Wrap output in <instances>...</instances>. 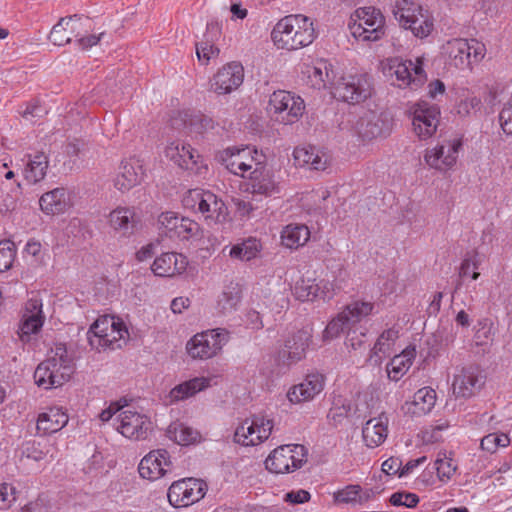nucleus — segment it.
Here are the masks:
<instances>
[{
  "mask_svg": "<svg viewBox=\"0 0 512 512\" xmlns=\"http://www.w3.org/2000/svg\"><path fill=\"white\" fill-rule=\"evenodd\" d=\"M210 380L205 377H195L176 385L169 393L171 401H180L194 396L209 386Z\"/></svg>",
  "mask_w": 512,
  "mask_h": 512,
  "instance_id": "obj_37",
  "label": "nucleus"
},
{
  "mask_svg": "<svg viewBox=\"0 0 512 512\" xmlns=\"http://www.w3.org/2000/svg\"><path fill=\"white\" fill-rule=\"evenodd\" d=\"M182 204L185 208L202 214L208 223L222 224L229 217L224 201L209 190L190 189L185 193Z\"/></svg>",
  "mask_w": 512,
  "mask_h": 512,
  "instance_id": "obj_3",
  "label": "nucleus"
},
{
  "mask_svg": "<svg viewBox=\"0 0 512 512\" xmlns=\"http://www.w3.org/2000/svg\"><path fill=\"white\" fill-rule=\"evenodd\" d=\"M202 236L203 230L200 225L196 221L185 217H180L173 233V237H177L182 240H199Z\"/></svg>",
  "mask_w": 512,
  "mask_h": 512,
  "instance_id": "obj_43",
  "label": "nucleus"
},
{
  "mask_svg": "<svg viewBox=\"0 0 512 512\" xmlns=\"http://www.w3.org/2000/svg\"><path fill=\"white\" fill-rule=\"evenodd\" d=\"M16 254L15 244L11 240L0 241V272L8 270Z\"/></svg>",
  "mask_w": 512,
  "mask_h": 512,
  "instance_id": "obj_55",
  "label": "nucleus"
},
{
  "mask_svg": "<svg viewBox=\"0 0 512 512\" xmlns=\"http://www.w3.org/2000/svg\"><path fill=\"white\" fill-rule=\"evenodd\" d=\"M137 222L138 220L134 210L128 207H118L109 214L111 227L123 236L132 234L136 228Z\"/></svg>",
  "mask_w": 512,
  "mask_h": 512,
  "instance_id": "obj_30",
  "label": "nucleus"
},
{
  "mask_svg": "<svg viewBox=\"0 0 512 512\" xmlns=\"http://www.w3.org/2000/svg\"><path fill=\"white\" fill-rule=\"evenodd\" d=\"M374 309L369 301H353L333 318L324 330L325 338H336L346 329L356 328V325L368 317Z\"/></svg>",
  "mask_w": 512,
  "mask_h": 512,
  "instance_id": "obj_5",
  "label": "nucleus"
},
{
  "mask_svg": "<svg viewBox=\"0 0 512 512\" xmlns=\"http://www.w3.org/2000/svg\"><path fill=\"white\" fill-rule=\"evenodd\" d=\"M363 440L367 447L374 448L382 444L387 437V418L369 419L362 429Z\"/></svg>",
  "mask_w": 512,
  "mask_h": 512,
  "instance_id": "obj_31",
  "label": "nucleus"
},
{
  "mask_svg": "<svg viewBox=\"0 0 512 512\" xmlns=\"http://www.w3.org/2000/svg\"><path fill=\"white\" fill-rule=\"evenodd\" d=\"M229 340L225 328L208 330L193 336L187 343L188 354L194 359H208L215 356Z\"/></svg>",
  "mask_w": 512,
  "mask_h": 512,
  "instance_id": "obj_7",
  "label": "nucleus"
},
{
  "mask_svg": "<svg viewBox=\"0 0 512 512\" xmlns=\"http://www.w3.org/2000/svg\"><path fill=\"white\" fill-rule=\"evenodd\" d=\"M90 18L77 14L61 18L51 29L50 41L57 46H63L72 41L73 37L81 36V27L89 26Z\"/></svg>",
  "mask_w": 512,
  "mask_h": 512,
  "instance_id": "obj_17",
  "label": "nucleus"
},
{
  "mask_svg": "<svg viewBox=\"0 0 512 512\" xmlns=\"http://www.w3.org/2000/svg\"><path fill=\"white\" fill-rule=\"evenodd\" d=\"M219 53V48L211 44L209 40L196 44V54L203 65H207L211 59L218 57Z\"/></svg>",
  "mask_w": 512,
  "mask_h": 512,
  "instance_id": "obj_56",
  "label": "nucleus"
},
{
  "mask_svg": "<svg viewBox=\"0 0 512 512\" xmlns=\"http://www.w3.org/2000/svg\"><path fill=\"white\" fill-rule=\"evenodd\" d=\"M359 135L364 139H373L388 134V126L375 112L365 113L357 122Z\"/></svg>",
  "mask_w": 512,
  "mask_h": 512,
  "instance_id": "obj_29",
  "label": "nucleus"
},
{
  "mask_svg": "<svg viewBox=\"0 0 512 512\" xmlns=\"http://www.w3.org/2000/svg\"><path fill=\"white\" fill-rule=\"evenodd\" d=\"M207 490L204 481L194 478L175 481L168 489L169 503L174 507H186L201 500Z\"/></svg>",
  "mask_w": 512,
  "mask_h": 512,
  "instance_id": "obj_12",
  "label": "nucleus"
},
{
  "mask_svg": "<svg viewBox=\"0 0 512 512\" xmlns=\"http://www.w3.org/2000/svg\"><path fill=\"white\" fill-rule=\"evenodd\" d=\"M182 120L185 124V127L188 128L192 133L202 134L214 129L215 127V122L212 118L200 113H185Z\"/></svg>",
  "mask_w": 512,
  "mask_h": 512,
  "instance_id": "obj_46",
  "label": "nucleus"
},
{
  "mask_svg": "<svg viewBox=\"0 0 512 512\" xmlns=\"http://www.w3.org/2000/svg\"><path fill=\"white\" fill-rule=\"evenodd\" d=\"M169 438L174 440L179 445H189L199 437V433L191 427L184 425L183 423H175L169 426L168 429Z\"/></svg>",
  "mask_w": 512,
  "mask_h": 512,
  "instance_id": "obj_47",
  "label": "nucleus"
},
{
  "mask_svg": "<svg viewBox=\"0 0 512 512\" xmlns=\"http://www.w3.org/2000/svg\"><path fill=\"white\" fill-rule=\"evenodd\" d=\"M188 265L187 258L183 254L163 253L157 257L152 264V271L161 277H172L181 274Z\"/></svg>",
  "mask_w": 512,
  "mask_h": 512,
  "instance_id": "obj_26",
  "label": "nucleus"
},
{
  "mask_svg": "<svg viewBox=\"0 0 512 512\" xmlns=\"http://www.w3.org/2000/svg\"><path fill=\"white\" fill-rule=\"evenodd\" d=\"M39 204L43 212L52 215L63 213L70 206L65 188H55L43 194Z\"/></svg>",
  "mask_w": 512,
  "mask_h": 512,
  "instance_id": "obj_32",
  "label": "nucleus"
},
{
  "mask_svg": "<svg viewBox=\"0 0 512 512\" xmlns=\"http://www.w3.org/2000/svg\"><path fill=\"white\" fill-rule=\"evenodd\" d=\"M241 300L242 287L238 283L230 282L218 296L216 311L221 316L229 315L237 310Z\"/></svg>",
  "mask_w": 512,
  "mask_h": 512,
  "instance_id": "obj_28",
  "label": "nucleus"
},
{
  "mask_svg": "<svg viewBox=\"0 0 512 512\" xmlns=\"http://www.w3.org/2000/svg\"><path fill=\"white\" fill-rule=\"evenodd\" d=\"M56 448L53 443L45 440L37 442L35 440H29L22 444L21 455L27 459L34 460L36 462L46 460H53L55 458Z\"/></svg>",
  "mask_w": 512,
  "mask_h": 512,
  "instance_id": "obj_35",
  "label": "nucleus"
},
{
  "mask_svg": "<svg viewBox=\"0 0 512 512\" xmlns=\"http://www.w3.org/2000/svg\"><path fill=\"white\" fill-rule=\"evenodd\" d=\"M436 471L438 478L441 481L449 480L455 473L457 467L453 464L452 459L449 458H437L435 461Z\"/></svg>",
  "mask_w": 512,
  "mask_h": 512,
  "instance_id": "obj_60",
  "label": "nucleus"
},
{
  "mask_svg": "<svg viewBox=\"0 0 512 512\" xmlns=\"http://www.w3.org/2000/svg\"><path fill=\"white\" fill-rule=\"evenodd\" d=\"M499 122L502 130L507 135H512V105L510 103L505 104L499 114Z\"/></svg>",
  "mask_w": 512,
  "mask_h": 512,
  "instance_id": "obj_64",
  "label": "nucleus"
},
{
  "mask_svg": "<svg viewBox=\"0 0 512 512\" xmlns=\"http://www.w3.org/2000/svg\"><path fill=\"white\" fill-rule=\"evenodd\" d=\"M480 263H481V259L477 252L473 251V252L467 253L461 263L459 276L467 277V276L471 275V278L473 280L478 279L480 273L477 272V269L479 268Z\"/></svg>",
  "mask_w": 512,
  "mask_h": 512,
  "instance_id": "obj_52",
  "label": "nucleus"
},
{
  "mask_svg": "<svg viewBox=\"0 0 512 512\" xmlns=\"http://www.w3.org/2000/svg\"><path fill=\"white\" fill-rule=\"evenodd\" d=\"M68 423V416L60 408H51L41 413L36 429L42 434H51L61 430Z\"/></svg>",
  "mask_w": 512,
  "mask_h": 512,
  "instance_id": "obj_33",
  "label": "nucleus"
},
{
  "mask_svg": "<svg viewBox=\"0 0 512 512\" xmlns=\"http://www.w3.org/2000/svg\"><path fill=\"white\" fill-rule=\"evenodd\" d=\"M307 449L300 444H287L275 448L265 460V467L276 474L289 473L307 461Z\"/></svg>",
  "mask_w": 512,
  "mask_h": 512,
  "instance_id": "obj_6",
  "label": "nucleus"
},
{
  "mask_svg": "<svg viewBox=\"0 0 512 512\" xmlns=\"http://www.w3.org/2000/svg\"><path fill=\"white\" fill-rule=\"evenodd\" d=\"M128 336V330L124 323L118 320V324L113 325L110 331L106 334L100 335L99 338H93L91 340V348L100 351L101 349H111L121 347V340Z\"/></svg>",
  "mask_w": 512,
  "mask_h": 512,
  "instance_id": "obj_34",
  "label": "nucleus"
},
{
  "mask_svg": "<svg viewBox=\"0 0 512 512\" xmlns=\"http://www.w3.org/2000/svg\"><path fill=\"white\" fill-rule=\"evenodd\" d=\"M311 337V332L307 328L297 330L289 335L279 351V359L288 365L303 359Z\"/></svg>",
  "mask_w": 512,
  "mask_h": 512,
  "instance_id": "obj_21",
  "label": "nucleus"
},
{
  "mask_svg": "<svg viewBox=\"0 0 512 512\" xmlns=\"http://www.w3.org/2000/svg\"><path fill=\"white\" fill-rule=\"evenodd\" d=\"M118 324V320H116L112 316H101L99 317L89 328L87 332V339L89 344L91 345V340L93 338H99L100 335L106 334L108 331L111 330L113 325Z\"/></svg>",
  "mask_w": 512,
  "mask_h": 512,
  "instance_id": "obj_51",
  "label": "nucleus"
},
{
  "mask_svg": "<svg viewBox=\"0 0 512 512\" xmlns=\"http://www.w3.org/2000/svg\"><path fill=\"white\" fill-rule=\"evenodd\" d=\"M144 176L142 163L139 159L131 157L123 160L114 179V186L121 192L129 191L141 183Z\"/></svg>",
  "mask_w": 512,
  "mask_h": 512,
  "instance_id": "obj_23",
  "label": "nucleus"
},
{
  "mask_svg": "<svg viewBox=\"0 0 512 512\" xmlns=\"http://www.w3.org/2000/svg\"><path fill=\"white\" fill-rule=\"evenodd\" d=\"M316 37L313 21L301 14L280 19L271 32V38L279 49L297 50L310 45Z\"/></svg>",
  "mask_w": 512,
  "mask_h": 512,
  "instance_id": "obj_1",
  "label": "nucleus"
},
{
  "mask_svg": "<svg viewBox=\"0 0 512 512\" xmlns=\"http://www.w3.org/2000/svg\"><path fill=\"white\" fill-rule=\"evenodd\" d=\"M43 323L44 317L23 315L17 332L21 341H30L31 335L38 333L41 327L43 326Z\"/></svg>",
  "mask_w": 512,
  "mask_h": 512,
  "instance_id": "obj_50",
  "label": "nucleus"
},
{
  "mask_svg": "<svg viewBox=\"0 0 512 512\" xmlns=\"http://www.w3.org/2000/svg\"><path fill=\"white\" fill-rule=\"evenodd\" d=\"M308 77L313 87L320 89L328 84H333L335 74L332 65L326 60H319L313 66L307 68Z\"/></svg>",
  "mask_w": 512,
  "mask_h": 512,
  "instance_id": "obj_38",
  "label": "nucleus"
},
{
  "mask_svg": "<svg viewBox=\"0 0 512 512\" xmlns=\"http://www.w3.org/2000/svg\"><path fill=\"white\" fill-rule=\"evenodd\" d=\"M406 23L404 28L411 30L413 35L418 38L427 37L433 29V22L428 12L423 9L412 20H406Z\"/></svg>",
  "mask_w": 512,
  "mask_h": 512,
  "instance_id": "obj_45",
  "label": "nucleus"
},
{
  "mask_svg": "<svg viewBox=\"0 0 512 512\" xmlns=\"http://www.w3.org/2000/svg\"><path fill=\"white\" fill-rule=\"evenodd\" d=\"M46 113V109L38 101L26 104L25 109L20 112L22 117L30 122H33L36 118L43 117Z\"/></svg>",
  "mask_w": 512,
  "mask_h": 512,
  "instance_id": "obj_63",
  "label": "nucleus"
},
{
  "mask_svg": "<svg viewBox=\"0 0 512 512\" xmlns=\"http://www.w3.org/2000/svg\"><path fill=\"white\" fill-rule=\"evenodd\" d=\"M398 338V331L392 328L387 329L381 333L378 337L372 352L374 355L379 356L380 354H387L390 350V346Z\"/></svg>",
  "mask_w": 512,
  "mask_h": 512,
  "instance_id": "obj_53",
  "label": "nucleus"
},
{
  "mask_svg": "<svg viewBox=\"0 0 512 512\" xmlns=\"http://www.w3.org/2000/svg\"><path fill=\"white\" fill-rule=\"evenodd\" d=\"M250 186L253 194L271 196L279 193V185L273 178V173L266 168L264 163H256V167L250 172Z\"/></svg>",
  "mask_w": 512,
  "mask_h": 512,
  "instance_id": "obj_25",
  "label": "nucleus"
},
{
  "mask_svg": "<svg viewBox=\"0 0 512 512\" xmlns=\"http://www.w3.org/2000/svg\"><path fill=\"white\" fill-rule=\"evenodd\" d=\"M48 168V158L44 153H36L29 156L27 166L24 170L25 179L30 183H37L44 179Z\"/></svg>",
  "mask_w": 512,
  "mask_h": 512,
  "instance_id": "obj_41",
  "label": "nucleus"
},
{
  "mask_svg": "<svg viewBox=\"0 0 512 512\" xmlns=\"http://www.w3.org/2000/svg\"><path fill=\"white\" fill-rule=\"evenodd\" d=\"M462 143L460 140L446 142L426 150L424 159L426 163L435 169L446 170L452 167L457 160L458 151Z\"/></svg>",
  "mask_w": 512,
  "mask_h": 512,
  "instance_id": "obj_22",
  "label": "nucleus"
},
{
  "mask_svg": "<svg viewBox=\"0 0 512 512\" xmlns=\"http://www.w3.org/2000/svg\"><path fill=\"white\" fill-rule=\"evenodd\" d=\"M392 75H395L397 85L400 88L410 87L411 89H418L426 81V74L422 67V63L417 60V63H413L411 60L398 61L395 60L393 65L390 66Z\"/></svg>",
  "mask_w": 512,
  "mask_h": 512,
  "instance_id": "obj_18",
  "label": "nucleus"
},
{
  "mask_svg": "<svg viewBox=\"0 0 512 512\" xmlns=\"http://www.w3.org/2000/svg\"><path fill=\"white\" fill-rule=\"evenodd\" d=\"M389 501L393 506L413 508L419 503V497L410 492H395L390 496Z\"/></svg>",
  "mask_w": 512,
  "mask_h": 512,
  "instance_id": "obj_59",
  "label": "nucleus"
},
{
  "mask_svg": "<svg viewBox=\"0 0 512 512\" xmlns=\"http://www.w3.org/2000/svg\"><path fill=\"white\" fill-rule=\"evenodd\" d=\"M165 155L180 168L201 174L200 155L190 144L173 141L165 148Z\"/></svg>",
  "mask_w": 512,
  "mask_h": 512,
  "instance_id": "obj_20",
  "label": "nucleus"
},
{
  "mask_svg": "<svg viewBox=\"0 0 512 512\" xmlns=\"http://www.w3.org/2000/svg\"><path fill=\"white\" fill-rule=\"evenodd\" d=\"M509 442L507 435L489 434L482 438L481 448L490 453H494L498 447H505Z\"/></svg>",
  "mask_w": 512,
  "mask_h": 512,
  "instance_id": "obj_57",
  "label": "nucleus"
},
{
  "mask_svg": "<svg viewBox=\"0 0 512 512\" xmlns=\"http://www.w3.org/2000/svg\"><path fill=\"white\" fill-rule=\"evenodd\" d=\"M294 294L300 301H312L320 295V284L315 279H301L294 287Z\"/></svg>",
  "mask_w": 512,
  "mask_h": 512,
  "instance_id": "obj_49",
  "label": "nucleus"
},
{
  "mask_svg": "<svg viewBox=\"0 0 512 512\" xmlns=\"http://www.w3.org/2000/svg\"><path fill=\"white\" fill-rule=\"evenodd\" d=\"M444 53L457 68L469 67L471 59L480 61L485 55V46L476 39L455 38L443 45Z\"/></svg>",
  "mask_w": 512,
  "mask_h": 512,
  "instance_id": "obj_10",
  "label": "nucleus"
},
{
  "mask_svg": "<svg viewBox=\"0 0 512 512\" xmlns=\"http://www.w3.org/2000/svg\"><path fill=\"white\" fill-rule=\"evenodd\" d=\"M358 22L352 26L360 27H381L384 26V17L379 9L374 7H363L356 10Z\"/></svg>",
  "mask_w": 512,
  "mask_h": 512,
  "instance_id": "obj_48",
  "label": "nucleus"
},
{
  "mask_svg": "<svg viewBox=\"0 0 512 512\" xmlns=\"http://www.w3.org/2000/svg\"><path fill=\"white\" fill-rule=\"evenodd\" d=\"M273 421L265 416L254 415L245 419L235 430L234 442L243 446H255L269 438Z\"/></svg>",
  "mask_w": 512,
  "mask_h": 512,
  "instance_id": "obj_11",
  "label": "nucleus"
},
{
  "mask_svg": "<svg viewBox=\"0 0 512 512\" xmlns=\"http://www.w3.org/2000/svg\"><path fill=\"white\" fill-rule=\"evenodd\" d=\"M310 238V231L304 224H289L282 233V244L290 249H296L303 246Z\"/></svg>",
  "mask_w": 512,
  "mask_h": 512,
  "instance_id": "obj_39",
  "label": "nucleus"
},
{
  "mask_svg": "<svg viewBox=\"0 0 512 512\" xmlns=\"http://www.w3.org/2000/svg\"><path fill=\"white\" fill-rule=\"evenodd\" d=\"M436 403V392L430 387L419 389L411 402H407V411L413 415L421 416L429 413Z\"/></svg>",
  "mask_w": 512,
  "mask_h": 512,
  "instance_id": "obj_36",
  "label": "nucleus"
},
{
  "mask_svg": "<svg viewBox=\"0 0 512 512\" xmlns=\"http://www.w3.org/2000/svg\"><path fill=\"white\" fill-rule=\"evenodd\" d=\"M422 7L411 0H397L393 8L395 19L404 28L407 23L406 20H412L420 11Z\"/></svg>",
  "mask_w": 512,
  "mask_h": 512,
  "instance_id": "obj_44",
  "label": "nucleus"
},
{
  "mask_svg": "<svg viewBox=\"0 0 512 512\" xmlns=\"http://www.w3.org/2000/svg\"><path fill=\"white\" fill-rule=\"evenodd\" d=\"M172 462L165 449H157L149 452L139 463L138 471L142 478L156 480L171 471Z\"/></svg>",
  "mask_w": 512,
  "mask_h": 512,
  "instance_id": "obj_19",
  "label": "nucleus"
},
{
  "mask_svg": "<svg viewBox=\"0 0 512 512\" xmlns=\"http://www.w3.org/2000/svg\"><path fill=\"white\" fill-rule=\"evenodd\" d=\"M117 430L126 438L145 440L153 430L150 418L137 411L126 409L118 415Z\"/></svg>",
  "mask_w": 512,
  "mask_h": 512,
  "instance_id": "obj_13",
  "label": "nucleus"
},
{
  "mask_svg": "<svg viewBox=\"0 0 512 512\" xmlns=\"http://www.w3.org/2000/svg\"><path fill=\"white\" fill-rule=\"evenodd\" d=\"M352 35L361 41H376L384 35V26L360 27L350 26Z\"/></svg>",
  "mask_w": 512,
  "mask_h": 512,
  "instance_id": "obj_54",
  "label": "nucleus"
},
{
  "mask_svg": "<svg viewBox=\"0 0 512 512\" xmlns=\"http://www.w3.org/2000/svg\"><path fill=\"white\" fill-rule=\"evenodd\" d=\"M20 185L17 187H10L3 195L0 203V213L12 212L17 207Z\"/></svg>",
  "mask_w": 512,
  "mask_h": 512,
  "instance_id": "obj_58",
  "label": "nucleus"
},
{
  "mask_svg": "<svg viewBox=\"0 0 512 512\" xmlns=\"http://www.w3.org/2000/svg\"><path fill=\"white\" fill-rule=\"evenodd\" d=\"M16 500V489L8 483L0 484V509H7Z\"/></svg>",
  "mask_w": 512,
  "mask_h": 512,
  "instance_id": "obj_62",
  "label": "nucleus"
},
{
  "mask_svg": "<svg viewBox=\"0 0 512 512\" xmlns=\"http://www.w3.org/2000/svg\"><path fill=\"white\" fill-rule=\"evenodd\" d=\"M324 388V377L321 374H309L305 380L289 389L287 397L292 403L312 400Z\"/></svg>",
  "mask_w": 512,
  "mask_h": 512,
  "instance_id": "obj_24",
  "label": "nucleus"
},
{
  "mask_svg": "<svg viewBox=\"0 0 512 512\" xmlns=\"http://www.w3.org/2000/svg\"><path fill=\"white\" fill-rule=\"evenodd\" d=\"M179 219L180 217H178L176 213L165 212L159 216L158 223L160 227L164 229V233L170 238H173V233L176 229Z\"/></svg>",
  "mask_w": 512,
  "mask_h": 512,
  "instance_id": "obj_61",
  "label": "nucleus"
},
{
  "mask_svg": "<svg viewBox=\"0 0 512 512\" xmlns=\"http://www.w3.org/2000/svg\"><path fill=\"white\" fill-rule=\"evenodd\" d=\"M293 156L299 166L317 171H324L330 164L328 154L315 146L296 147Z\"/></svg>",
  "mask_w": 512,
  "mask_h": 512,
  "instance_id": "obj_27",
  "label": "nucleus"
},
{
  "mask_svg": "<svg viewBox=\"0 0 512 512\" xmlns=\"http://www.w3.org/2000/svg\"><path fill=\"white\" fill-rule=\"evenodd\" d=\"M261 243L256 238H248L240 243L233 245L229 255L237 260L250 261L257 257L261 251Z\"/></svg>",
  "mask_w": 512,
  "mask_h": 512,
  "instance_id": "obj_42",
  "label": "nucleus"
},
{
  "mask_svg": "<svg viewBox=\"0 0 512 512\" xmlns=\"http://www.w3.org/2000/svg\"><path fill=\"white\" fill-rule=\"evenodd\" d=\"M415 356V349L404 350L401 354L394 356L387 365L388 377L398 381L411 367Z\"/></svg>",
  "mask_w": 512,
  "mask_h": 512,
  "instance_id": "obj_40",
  "label": "nucleus"
},
{
  "mask_svg": "<svg viewBox=\"0 0 512 512\" xmlns=\"http://www.w3.org/2000/svg\"><path fill=\"white\" fill-rule=\"evenodd\" d=\"M331 93L337 100L349 104L360 103L371 96V79L365 74L342 77L334 84Z\"/></svg>",
  "mask_w": 512,
  "mask_h": 512,
  "instance_id": "obj_8",
  "label": "nucleus"
},
{
  "mask_svg": "<svg viewBox=\"0 0 512 512\" xmlns=\"http://www.w3.org/2000/svg\"><path fill=\"white\" fill-rule=\"evenodd\" d=\"M244 80V68L239 62H230L220 68L210 82L211 90L218 95L230 94L238 89Z\"/></svg>",
  "mask_w": 512,
  "mask_h": 512,
  "instance_id": "obj_15",
  "label": "nucleus"
},
{
  "mask_svg": "<svg viewBox=\"0 0 512 512\" xmlns=\"http://www.w3.org/2000/svg\"><path fill=\"white\" fill-rule=\"evenodd\" d=\"M412 124L414 132L420 139L430 138L437 130L440 117V109L425 101L413 106Z\"/></svg>",
  "mask_w": 512,
  "mask_h": 512,
  "instance_id": "obj_14",
  "label": "nucleus"
},
{
  "mask_svg": "<svg viewBox=\"0 0 512 512\" xmlns=\"http://www.w3.org/2000/svg\"><path fill=\"white\" fill-rule=\"evenodd\" d=\"M263 155H259L256 149L250 147H228L217 155L218 161L223 164L226 169L235 175L245 177L247 173L256 167V163H262L260 159Z\"/></svg>",
  "mask_w": 512,
  "mask_h": 512,
  "instance_id": "obj_9",
  "label": "nucleus"
},
{
  "mask_svg": "<svg viewBox=\"0 0 512 512\" xmlns=\"http://www.w3.org/2000/svg\"><path fill=\"white\" fill-rule=\"evenodd\" d=\"M52 353L34 372L35 383L44 389L62 386L74 372L73 359L64 345L56 346Z\"/></svg>",
  "mask_w": 512,
  "mask_h": 512,
  "instance_id": "obj_2",
  "label": "nucleus"
},
{
  "mask_svg": "<svg viewBox=\"0 0 512 512\" xmlns=\"http://www.w3.org/2000/svg\"><path fill=\"white\" fill-rule=\"evenodd\" d=\"M484 385V376L479 367L470 365L461 368L454 376L452 383L453 394L457 398H470Z\"/></svg>",
  "mask_w": 512,
  "mask_h": 512,
  "instance_id": "obj_16",
  "label": "nucleus"
},
{
  "mask_svg": "<svg viewBox=\"0 0 512 512\" xmlns=\"http://www.w3.org/2000/svg\"><path fill=\"white\" fill-rule=\"evenodd\" d=\"M271 117L285 125L297 122L305 110L304 100L300 96L285 91H274L267 107Z\"/></svg>",
  "mask_w": 512,
  "mask_h": 512,
  "instance_id": "obj_4",
  "label": "nucleus"
}]
</instances>
